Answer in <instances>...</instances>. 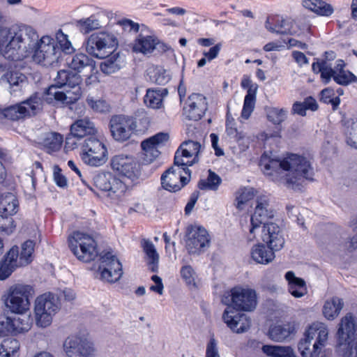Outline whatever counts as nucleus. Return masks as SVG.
Wrapping results in <instances>:
<instances>
[{"instance_id":"e433bc0d","label":"nucleus","mask_w":357,"mask_h":357,"mask_svg":"<svg viewBox=\"0 0 357 357\" xmlns=\"http://www.w3.org/2000/svg\"><path fill=\"white\" fill-rule=\"evenodd\" d=\"M180 274L182 279L192 292L198 291L199 285L195 282V279L196 273L191 266H183L180 270Z\"/></svg>"},{"instance_id":"a878e982","label":"nucleus","mask_w":357,"mask_h":357,"mask_svg":"<svg viewBox=\"0 0 357 357\" xmlns=\"http://www.w3.org/2000/svg\"><path fill=\"white\" fill-rule=\"evenodd\" d=\"M90 57L91 56L88 53L86 54L81 52H77L76 51L75 53L70 56L67 62L63 63V65L68 68L72 70L76 74L80 75L82 70L87 67V63Z\"/></svg>"},{"instance_id":"473e14b6","label":"nucleus","mask_w":357,"mask_h":357,"mask_svg":"<svg viewBox=\"0 0 357 357\" xmlns=\"http://www.w3.org/2000/svg\"><path fill=\"white\" fill-rule=\"evenodd\" d=\"M73 24L83 34H88L94 30H97L101 28L98 20L95 19V16L93 15L89 17L75 20Z\"/></svg>"},{"instance_id":"2f4dec72","label":"nucleus","mask_w":357,"mask_h":357,"mask_svg":"<svg viewBox=\"0 0 357 357\" xmlns=\"http://www.w3.org/2000/svg\"><path fill=\"white\" fill-rule=\"evenodd\" d=\"M261 349L270 357H298L294 349L288 346L264 345Z\"/></svg>"},{"instance_id":"cd10ccee","label":"nucleus","mask_w":357,"mask_h":357,"mask_svg":"<svg viewBox=\"0 0 357 357\" xmlns=\"http://www.w3.org/2000/svg\"><path fill=\"white\" fill-rule=\"evenodd\" d=\"M303 6L321 16H331L334 9L333 6L323 0H303Z\"/></svg>"},{"instance_id":"49530a36","label":"nucleus","mask_w":357,"mask_h":357,"mask_svg":"<svg viewBox=\"0 0 357 357\" xmlns=\"http://www.w3.org/2000/svg\"><path fill=\"white\" fill-rule=\"evenodd\" d=\"M40 100V98L39 96V93L38 91H35L30 96L22 100V102L29 108L30 112L33 116H35L41 109V108L39 107Z\"/></svg>"},{"instance_id":"4d7b16f0","label":"nucleus","mask_w":357,"mask_h":357,"mask_svg":"<svg viewBox=\"0 0 357 357\" xmlns=\"http://www.w3.org/2000/svg\"><path fill=\"white\" fill-rule=\"evenodd\" d=\"M100 147L102 150L101 155L100 156L93 155L89 166L99 167L107 162L108 159L107 147L104 143H100Z\"/></svg>"},{"instance_id":"052dcab7","label":"nucleus","mask_w":357,"mask_h":357,"mask_svg":"<svg viewBox=\"0 0 357 357\" xmlns=\"http://www.w3.org/2000/svg\"><path fill=\"white\" fill-rule=\"evenodd\" d=\"M15 109L17 117V121L22 119L24 120L28 118L33 116L30 112L29 108L25 106L22 101L14 104Z\"/></svg>"},{"instance_id":"79ce46f5","label":"nucleus","mask_w":357,"mask_h":357,"mask_svg":"<svg viewBox=\"0 0 357 357\" xmlns=\"http://www.w3.org/2000/svg\"><path fill=\"white\" fill-rule=\"evenodd\" d=\"M334 81L339 85L348 86L352 82L357 81L356 76L349 70H342L335 72Z\"/></svg>"},{"instance_id":"37998d69","label":"nucleus","mask_w":357,"mask_h":357,"mask_svg":"<svg viewBox=\"0 0 357 357\" xmlns=\"http://www.w3.org/2000/svg\"><path fill=\"white\" fill-rule=\"evenodd\" d=\"M86 101L89 107L95 112L105 113L109 111V105L105 100L98 99L96 100L93 97L88 96Z\"/></svg>"},{"instance_id":"c03bdc74","label":"nucleus","mask_w":357,"mask_h":357,"mask_svg":"<svg viewBox=\"0 0 357 357\" xmlns=\"http://www.w3.org/2000/svg\"><path fill=\"white\" fill-rule=\"evenodd\" d=\"M53 181L55 185L61 188V189H66L68 187V178L63 174V170L61 167L55 164L53 166V174H52Z\"/></svg>"},{"instance_id":"dca6fc26","label":"nucleus","mask_w":357,"mask_h":357,"mask_svg":"<svg viewBox=\"0 0 357 357\" xmlns=\"http://www.w3.org/2000/svg\"><path fill=\"white\" fill-rule=\"evenodd\" d=\"M89 134H98V129L94 123L86 116L73 121L69 126V132L66 134V139L75 138L79 141L88 136Z\"/></svg>"},{"instance_id":"72a5a7b5","label":"nucleus","mask_w":357,"mask_h":357,"mask_svg":"<svg viewBox=\"0 0 357 357\" xmlns=\"http://www.w3.org/2000/svg\"><path fill=\"white\" fill-rule=\"evenodd\" d=\"M294 328L290 324L276 325L271 327L268 331L269 337L275 342H282L290 336Z\"/></svg>"},{"instance_id":"ea45409f","label":"nucleus","mask_w":357,"mask_h":357,"mask_svg":"<svg viewBox=\"0 0 357 357\" xmlns=\"http://www.w3.org/2000/svg\"><path fill=\"white\" fill-rule=\"evenodd\" d=\"M146 254L147 265L150 266L151 272L157 273L158 271L159 255L155 247H143Z\"/></svg>"},{"instance_id":"f3484780","label":"nucleus","mask_w":357,"mask_h":357,"mask_svg":"<svg viewBox=\"0 0 357 357\" xmlns=\"http://www.w3.org/2000/svg\"><path fill=\"white\" fill-rule=\"evenodd\" d=\"M130 121V116L124 114H114L109 122V128L112 138L119 142L128 141L131 132L127 130L126 123Z\"/></svg>"},{"instance_id":"e2e57ef3","label":"nucleus","mask_w":357,"mask_h":357,"mask_svg":"<svg viewBox=\"0 0 357 357\" xmlns=\"http://www.w3.org/2000/svg\"><path fill=\"white\" fill-rule=\"evenodd\" d=\"M158 146L153 140L152 137H149L148 138L144 139L141 142V149L142 152L149 153V152H155V153H160V151L158 149Z\"/></svg>"},{"instance_id":"a19ab883","label":"nucleus","mask_w":357,"mask_h":357,"mask_svg":"<svg viewBox=\"0 0 357 357\" xmlns=\"http://www.w3.org/2000/svg\"><path fill=\"white\" fill-rule=\"evenodd\" d=\"M335 92L331 87L326 88L321 91L320 100L326 104H331L333 109L337 108L340 103L339 96L335 97Z\"/></svg>"},{"instance_id":"6e6552de","label":"nucleus","mask_w":357,"mask_h":357,"mask_svg":"<svg viewBox=\"0 0 357 357\" xmlns=\"http://www.w3.org/2000/svg\"><path fill=\"white\" fill-rule=\"evenodd\" d=\"M59 309L58 299L52 294H45L37 297L34 306L36 325L41 328L49 326Z\"/></svg>"},{"instance_id":"a211bd4d","label":"nucleus","mask_w":357,"mask_h":357,"mask_svg":"<svg viewBox=\"0 0 357 357\" xmlns=\"http://www.w3.org/2000/svg\"><path fill=\"white\" fill-rule=\"evenodd\" d=\"M222 318L231 330L236 333L247 331L251 324L248 317L243 313L235 312L231 307H227L222 315Z\"/></svg>"},{"instance_id":"2eb2a0df","label":"nucleus","mask_w":357,"mask_h":357,"mask_svg":"<svg viewBox=\"0 0 357 357\" xmlns=\"http://www.w3.org/2000/svg\"><path fill=\"white\" fill-rule=\"evenodd\" d=\"M82 82L83 78L82 75L76 74L70 68L59 70L54 79V83L47 86L46 93H48L49 89L51 88L61 89L68 87V89H75L77 86H80Z\"/></svg>"},{"instance_id":"0e129e2a","label":"nucleus","mask_w":357,"mask_h":357,"mask_svg":"<svg viewBox=\"0 0 357 357\" xmlns=\"http://www.w3.org/2000/svg\"><path fill=\"white\" fill-rule=\"evenodd\" d=\"M22 29V31L23 30L25 31L26 36H27L28 39L29 40L30 44H33L35 42L37 41L39 38V36L35 29H33L32 26L26 24H22L20 26H18L19 29Z\"/></svg>"},{"instance_id":"6e6d98bb","label":"nucleus","mask_w":357,"mask_h":357,"mask_svg":"<svg viewBox=\"0 0 357 357\" xmlns=\"http://www.w3.org/2000/svg\"><path fill=\"white\" fill-rule=\"evenodd\" d=\"M294 23L291 20H282L278 24L276 25V27L279 29H277V34L282 35H294L296 31L293 29Z\"/></svg>"},{"instance_id":"bf43d9fd","label":"nucleus","mask_w":357,"mask_h":357,"mask_svg":"<svg viewBox=\"0 0 357 357\" xmlns=\"http://www.w3.org/2000/svg\"><path fill=\"white\" fill-rule=\"evenodd\" d=\"M0 116L2 119H8L12 121H17V117L14 104L8 105L4 107H0Z\"/></svg>"},{"instance_id":"58836bf2","label":"nucleus","mask_w":357,"mask_h":357,"mask_svg":"<svg viewBox=\"0 0 357 357\" xmlns=\"http://www.w3.org/2000/svg\"><path fill=\"white\" fill-rule=\"evenodd\" d=\"M150 80L160 86H165L171 79V75L167 74V70L163 66L156 65L153 68V75L149 76Z\"/></svg>"},{"instance_id":"1a4fd4ad","label":"nucleus","mask_w":357,"mask_h":357,"mask_svg":"<svg viewBox=\"0 0 357 357\" xmlns=\"http://www.w3.org/2000/svg\"><path fill=\"white\" fill-rule=\"evenodd\" d=\"M34 291L30 285L19 284L10 289L8 297L5 301L6 305L12 313L22 314L29 309L30 298Z\"/></svg>"},{"instance_id":"338daca9","label":"nucleus","mask_w":357,"mask_h":357,"mask_svg":"<svg viewBox=\"0 0 357 357\" xmlns=\"http://www.w3.org/2000/svg\"><path fill=\"white\" fill-rule=\"evenodd\" d=\"M156 44V48L155 50L158 51L159 53H167L168 52H170L172 54V56L174 57V60L176 61V55L174 54V50L169 45L165 43L162 40L160 39L157 36V39L155 40Z\"/></svg>"},{"instance_id":"69168bd1","label":"nucleus","mask_w":357,"mask_h":357,"mask_svg":"<svg viewBox=\"0 0 357 357\" xmlns=\"http://www.w3.org/2000/svg\"><path fill=\"white\" fill-rule=\"evenodd\" d=\"M335 72L336 70L332 68L331 66H328V64L326 65L323 70L319 73L324 84H328L332 78L334 80Z\"/></svg>"},{"instance_id":"8fccbe9b","label":"nucleus","mask_w":357,"mask_h":357,"mask_svg":"<svg viewBox=\"0 0 357 357\" xmlns=\"http://www.w3.org/2000/svg\"><path fill=\"white\" fill-rule=\"evenodd\" d=\"M222 48V44L220 43L214 45L209 47L208 50H202V67L204 66L207 62H210L212 60L218 57Z\"/></svg>"},{"instance_id":"ddd939ff","label":"nucleus","mask_w":357,"mask_h":357,"mask_svg":"<svg viewBox=\"0 0 357 357\" xmlns=\"http://www.w3.org/2000/svg\"><path fill=\"white\" fill-rule=\"evenodd\" d=\"M100 234L93 228L82 227L72 231L67 238V245H98Z\"/></svg>"},{"instance_id":"a18cd8bd","label":"nucleus","mask_w":357,"mask_h":357,"mask_svg":"<svg viewBox=\"0 0 357 357\" xmlns=\"http://www.w3.org/2000/svg\"><path fill=\"white\" fill-rule=\"evenodd\" d=\"M222 183V178L214 172L208 170V176L206 181L202 180V190H209L215 191Z\"/></svg>"},{"instance_id":"c85d7f7f","label":"nucleus","mask_w":357,"mask_h":357,"mask_svg":"<svg viewBox=\"0 0 357 357\" xmlns=\"http://www.w3.org/2000/svg\"><path fill=\"white\" fill-rule=\"evenodd\" d=\"M1 79H5L9 84L10 93L13 94L14 92L21 90L22 84L27 81V77L22 73L14 70L4 73Z\"/></svg>"},{"instance_id":"7c9ffc66","label":"nucleus","mask_w":357,"mask_h":357,"mask_svg":"<svg viewBox=\"0 0 357 357\" xmlns=\"http://www.w3.org/2000/svg\"><path fill=\"white\" fill-rule=\"evenodd\" d=\"M273 247H255L251 252V256L254 261L258 264H267L275 258Z\"/></svg>"},{"instance_id":"f8f14e48","label":"nucleus","mask_w":357,"mask_h":357,"mask_svg":"<svg viewBox=\"0 0 357 357\" xmlns=\"http://www.w3.org/2000/svg\"><path fill=\"white\" fill-rule=\"evenodd\" d=\"M22 29L13 31L10 27L0 25V54L5 56L11 50L20 51L24 43Z\"/></svg>"},{"instance_id":"774afa93","label":"nucleus","mask_w":357,"mask_h":357,"mask_svg":"<svg viewBox=\"0 0 357 357\" xmlns=\"http://www.w3.org/2000/svg\"><path fill=\"white\" fill-rule=\"evenodd\" d=\"M206 357H220L217 347V342L211 337L206 346Z\"/></svg>"},{"instance_id":"423d86ee","label":"nucleus","mask_w":357,"mask_h":357,"mask_svg":"<svg viewBox=\"0 0 357 357\" xmlns=\"http://www.w3.org/2000/svg\"><path fill=\"white\" fill-rule=\"evenodd\" d=\"M328 330L323 323H314L305 333L298 349L302 357H320L328 341Z\"/></svg>"},{"instance_id":"6ab92c4d","label":"nucleus","mask_w":357,"mask_h":357,"mask_svg":"<svg viewBox=\"0 0 357 357\" xmlns=\"http://www.w3.org/2000/svg\"><path fill=\"white\" fill-rule=\"evenodd\" d=\"M22 314H14L4 317L5 320L1 321L3 328L12 333H20L27 331L31 326L29 315Z\"/></svg>"},{"instance_id":"aec40b11","label":"nucleus","mask_w":357,"mask_h":357,"mask_svg":"<svg viewBox=\"0 0 357 357\" xmlns=\"http://www.w3.org/2000/svg\"><path fill=\"white\" fill-rule=\"evenodd\" d=\"M19 247H11L0 260V281L8 279L19 268Z\"/></svg>"},{"instance_id":"f03ea898","label":"nucleus","mask_w":357,"mask_h":357,"mask_svg":"<svg viewBox=\"0 0 357 357\" xmlns=\"http://www.w3.org/2000/svg\"><path fill=\"white\" fill-rule=\"evenodd\" d=\"M119 47L117 36L106 30L91 33L84 39L82 45L91 57L103 60L99 67L105 76L116 73L123 68L119 63L122 54L121 50H118Z\"/></svg>"},{"instance_id":"680f3d73","label":"nucleus","mask_w":357,"mask_h":357,"mask_svg":"<svg viewBox=\"0 0 357 357\" xmlns=\"http://www.w3.org/2000/svg\"><path fill=\"white\" fill-rule=\"evenodd\" d=\"M199 197V190H195L190 195V197L184 207V215L185 216H189L192 213Z\"/></svg>"},{"instance_id":"0eeeda50","label":"nucleus","mask_w":357,"mask_h":357,"mask_svg":"<svg viewBox=\"0 0 357 357\" xmlns=\"http://www.w3.org/2000/svg\"><path fill=\"white\" fill-rule=\"evenodd\" d=\"M337 335L342 357H357V326L351 314L342 318Z\"/></svg>"},{"instance_id":"de8ad7c7","label":"nucleus","mask_w":357,"mask_h":357,"mask_svg":"<svg viewBox=\"0 0 357 357\" xmlns=\"http://www.w3.org/2000/svg\"><path fill=\"white\" fill-rule=\"evenodd\" d=\"M17 259L19 267L25 266L33 260L34 247H21Z\"/></svg>"},{"instance_id":"39448f33","label":"nucleus","mask_w":357,"mask_h":357,"mask_svg":"<svg viewBox=\"0 0 357 357\" xmlns=\"http://www.w3.org/2000/svg\"><path fill=\"white\" fill-rule=\"evenodd\" d=\"M72 253L85 263L94 261L99 257L100 278L109 283L120 280L123 275V266L116 255L112 251H101V247H69Z\"/></svg>"},{"instance_id":"5701e85b","label":"nucleus","mask_w":357,"mask_h":357,"mask_svg":"<svg viewBox=\"0 0 357 357\" xmlns=\"http://www.w3.org/2000/svg\"><path fill=\"white\" fill-rule=\"evenodd\" d=\"M76 49L73 44H68L62 47H54L50 53L48 61L52 66H60L63 62L66 63L70 56L75 53Z\"/></svg>"},{"instance_id":"f704fd0d","label":"nucleus","mask_w":357,"mask_h":357,"mask_svg":"<svg viewBox=\"0 0 357 357\" xmlns=\"http://www.w3.org/2000/svg\"><path fill=\"white\" fill-rule=\"evenodd\" d=\"M257 87L258 86L256 84L254 89L250 88L247 91L241 112V117L245 119H248L254 110Z\"/></svg>"},{"instance_id":"13d9d810","label":"nucleus","mask_w":357,"mask_h":357,"mask_svg":"<svg viewBox=\"0 0 357 357\" xmlns=\"http://www.w3.org/2000/svg\"><path fill=\"white\" fill-rule=\"evenodd\" d=\"M346 142L351 148L357 149V125L353 124L347 128Z\"/></svg>"},{"instance_id":"9b49d317","label":"nucleus","mask_w":357,"mask_h":357,"mask_svg":"<svg viewBox=\"0 0 357 357\" xmlns=\"http://www.w3.org/2000/svg\"><path fill=\"white\" fill-rule=\"evenodd\" d=\"M63 347L68 357H91L95 351L92 342L76 335L68 337Z\"/></svg>"},{"instance_id":"b1692460","label":"nucleus","mask_w":357,"mask_h":357,"mask_svg":"<svg viewBox=\"0 0 357 357\" xmlns=\"http://www.w3.org/2000/svg\"><path fill=\"white\" fill-rule=\"evenodd\" d=\"M63 135L56 131H52L50 135L46 136L40 144L43 146V150L49 155H52L55 152L61 150L63 144Z\"/></svg>"},{"instance_id":"f257e3e1","label":"nucleus","mask_w":357,"mask_h":357,"mask_svg":"<svg viewBox=\"0 0 357 357\" xmlns=\"http://www.w3.org/2000/svg\"><path fill=\"white\" fill-rule=\"evenodd\" d=\"M142 162L128 154L114 155L109 162L114 174L102 170L93 177V185L100 191L107 192L106 197L113 199L125 195L126 192L132 190L148 178L158 166H153L146 172L143 166L153 162L160 153L141 152Z\"/></svg>"},{"instance_id":"393cba45","label":"nucleus","mask_w":357,"mask_h":357,"mask_svg":"<svg viewBox=\"0 0 357 357\" xmlns=\"http://www.w3.org/2000/svg\"><path fill=\"white\" fill-rule=\"evenodd\" d=\"M185 243V245H201V225L190 223L185 227L181 243Z\"/></svg>"},{"instance_id":"603ef678","label":"nucleus","mask_w":357,"mask_h":357,"mask_svg":"<svg viewBox=\"0 0 357 357\" xmlns=\"http://www.w3.org/2000/svg\"><path fill=\"white\" fill-rule=\"evenodd\" d=\"M255 196V189L252 188H244L241 194L236 199V206L238 209L242 210L243 205L252 199Z\"/></svg>"},{"instance_id":"3c124183","label":"nucleus","mask_w":357,"mask_h":357,"mask_svg":"<svg viewBox=\"0 0 357 357\" xmlns=\"http://www.w3.org/2000/svg\"><path fill=\"white\" fill-rule=\"evenodd\" d=\"M144 102L147 107L154 109H160L164 107L163 100L155 96L153 93H148V89L144 96Z\"/></svg>"},{"instance_id":"412c9836","label":"nucleus","mask_w":357,"mask_h":357,"mask_svg":"<svg viewBox=\"0 0 357 357\" xmlns=\"http://www.w3.org/2000/svg\"><path fill=\"white\" fill-rule=\"evenodd\" d=\"M156 39L157 36L154 34L144 36L140 33L136 36L133 42L130 43L129 47L135 54H142L144 56L151 54L155 50Z\"/></svg>"},{"instance_id":"c9c22d12","label":"nucleus","mask_w":357,"mask_h":357,"mask_svg":"<svg viewBox=\"0 0 357 357\" xmlns=\"http://www.w3.org/2000/svg\"><path fill=\"white\" fill-rule=\"evenodd\" d=\"M116 24L121 26L122 29L121 33H123L125 36H128L132 33L135 34L138 33L141 26L144 28H147L145 24H140L138 22H134L131 19L127 17H122L121 19L118 20Z\"/></svg>"},{"instance_id":"bb28decb","label":"nucleus","mask_w":357,"mask_h":357,"mask_svg":"<svg viewBox=\"0 0 357 357\" xmlns=\"http://www.w3.org/2000/svg\"><path fill=\"white\" fill-rule=\"evenodd\" d=\"M56 89H59L51 88L49 89V93H47V87L45 88L42 93V97L48 105L54 107H59V105L63 107V103L67 100V93L70 92V91L68 90L65 92L63 91H56Z\"/></svg>"},{"instance_id":"20e7f679","label":"nucleus","mask_w":357,"mask_h":357,"mask_svg":"<svg viewBox=\"0 0 357 357\" xmlns=\"http://www.w3.org/2000/svg\"><path fill=\"white\" fill-rule=\"evenodd\" d=\"M274 210L270 204L268 195H262L257 197L254 213L250 218V234L255 237V231L263 225L261 239L266 245H284V239L281 234L280 228L268 220L273 218Z\"/></svg>"},{"instance_id":"9d476101","label":"nucleus","mask_w":357,"mask_h":357,"mask_svg":"<svg viewBox=\"0 0 357 357\" xmlns=\"http://www.w3.org/2000/svg\"><path fill=\"white\" fill-rule=\"evenodd\" d=\"M231 303L228 307L231 309L250 312L257 305V297L255 290L250 288L234 287L231 291Z\"/></svg>"},{"instance_id":"5fc2aeb1","label":"nucleus","mask_w":357,"mask_h":357,"mask_svg":"<svg viewBox=\"0 0 357 357\" xmlns=\"http://www.w3.org/2000/svg\"><path fill=\"white\" fill-rule=\"evenodd\" d=\"M68 44H72L71 41L69 40V36L67 33H65L61 29H59L54 35V43L52 45V50L54 47H62L63 46H67Z\"/></svg>"},{"instance_id":"4468645a","label":"nucleus","mask_w":357,"mask_h":357,"mask_svg":"<svg viewBox=\"0 0 357 357\" xmlns=\"http://www.w3.org/2000/svg\"><path fill=\"white\" fill-rule=\"evenodd\" d=\"M54 38L49 35H45L40 39L37 40L33 44L29 43L27 46L24 45V50L25 56L32 55L34 60L43 59V61L48 60L50 58V53L52 51V45L54 43Z\"/></svg>"},{"instance_id":"7ed1b4c3","label":"nucleus","mask_w":357,"mask_h":357,"mask_svg":"<svg viewBox=\"0 0 357 357\" xmlns=\"http://www.w3.org/2000/svg\"><path fill=\"white\" fill-rule=\"evenodd\" d=\"M259 165L264 173L269 176L279 174L283 171L291 172L294 175L287 178V183L292 188L296 189L301 185V178L313 180L314 172L310 162L297 154L291 153L287 158L280 160L271 158L264 153L261 157Z\"/></svg>"},{"instance_id":"4be33fe9","label":"nucleus","mask_w":357,"mask_h":357,"mask_svg":"<svg viewBox=\"0 0 357 357\" xmlns=\"http://www.w3.org/2000/svg\"><path fill=\"white\" fill-rule=\"evenodd\" d=\"M288 282V291L294 298H301L307 293L305 282L298 278L293 271H288L284 276Z\"/></svg>"},{"instance_id":"4c0bfd02","label":"nucleus","mask_w":357,"mask_h":357,"mask_svg":"<svg viewBox=\"0 0 357 357\" xmlns=\"http://www.w3.org/2000/svg\"><path fill=\"white\" fill-rule=\"evenodd\" d=\"M201 110L192 112V115L195 117L187 119L193 121V123L187 124L186 134L188 137L197 138L198 135L201 136Z\"/></svg>"},{"instance_id":"c756f323","label":"nucleus","mask_w":357,"mask_h":357,"mask_svg":"<svg viewBox=\"0 0 357 357\" xmlns=\"http://www.w3.org/2000/svg\"><path fill=\"white\" fill-rule=\"evenodd\" d=\"M344 306L342 299L338 297H333L327 300L323 307V314L328 320H333L340 313Z\"/></svg>"},{"instance_id":"09e8293b","label":"nucleus","mask_w":357,"mask_h":357,"mask_svg":"<svg viewBox=\"0 0 357 357\" xmlns=\"http://www.w3.org/2000/svg\"><path fill=\"white\" fill-rule=\"evenodd\" d=\"M287 110L284 109L271 108L268 114V119L275 125H279L287 118Z\"/></svg>"},{"instance_id":"864d4df0","label":"nucleus","mask_w":357,"mask_h":357,"mask_svg":"<svg viewBox=\"0 0 357 357\" xmlns=\"http://www.w3.org/2000/svg\"><path fill=\"white\" fill-rule=\"evenodd\" d=\"M0 347L2 349L11 352V354L19 356L20 344L19 341L15 338L5 339L0 344Z\"/></svg>"}]
</instances>
